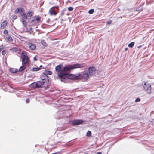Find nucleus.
<instances>
[{
    "instance_id": "nucleus-7",
    "label": "nucleus",
    "mask_w": 154,
    "mask_h": 154,
    "mask_svg": "<svg viewBox=\"0 0 154 154\" xmlns=\"http://www.w3.org/2000/svg\"><path fill=\"white\" fill-rule=\"evenodd\" d=\"M40 83L39 81L34 82L31 84L29 85V87L30 88L32 89L39 88H40Z\"/></svg>"
},
{
    "instance_id": "nucleus-16",
    "label": "nucleus",
    "mask_w": 154,
    "mask_h": 154,
    "mask_svg": "<svg viewBox=\"0 0 154 154\" xmlns=\"http://www.w3.org/2000/svg\"><path fill=\"white\" fill-rule=\"evenodd\" d=\"M52 74V72L51 71H45L43 73V75L44 76V77H47L48 76L47 75H51Z\"/></svg>"
},
{
    "instance_id": "nucleus-21",
    "label": "nucleus",
    "mask_w": 154,
    "mask_h": 154,
    "mask_svg": "<svg viewBox=\"0 0 154 154\" xmlns=\"http://www.w3.org/2000/svg\"><path fill=\"white\" fill-rule=\"evenodd\" d=\"M10 71L13 73H16L17 72V69H10Z\"/></svg>"
},
{
    "instance_id": "nucleus-43",
    "label": "nucleus",
    "mask_w": 154,
    "mask_h": 154,
    "mask_svg": "<svg viewBox=\"0 0 154 154\" xmlns=\"http://www.w3.org/2000/svg\"><path fill=\"white\" fill-rule=\"evenodd\" d=\"M128 50V48H125V51H126Z\"/></svg>"
},
{
    "instance_id": "nucleus-5",
    "label": "nucleus",
    "mask_w": 154,
    "mask_h": 154,
    "mask_svg": "<svg viewBox=\"0 0 154 154\" xmlns=\"http://www.w3.org/2000/svg\"><path fill=\"white\" fill-rule=\"evenodd\" d=\"M20 57L22 59V65H25L28 63L29 57L27 56V53L26 52H22L21 54Z\"/></svg>"
},
{
    "instance_id": "nucleus-36",
    "label": "nucleus",
    "mask_w": 154,
    "mask_h": 154,
    "mask_svg": "<svg viewBox=\"0 0 154 154\" xmlns=\"http://www.w3.org/2000/svg\"><path fill=\"white\" fill-rule=\"evenodd\" d=\"M66 10H63L61 12V15H63L64 14V11H66Z\"/></svg>"
},
{
    "instance_id": "nucleus-24",
    "label": "nucleus",
    "mask_w": 154,
    "mask_h": 154,
    "mask_svg": "<svg viewBox=\"0 0 154 154\" xmlns=\"http://www.w3.org/2000/svg\"><path fill=\"white\" fill-rule=\"evenodd\" d=\"M86 136L88 137H90L91 136V132L90 131H88L87 134Z\"/></svg>"
},
{
    "instance_id": "nucleus-32",
    "label": "nucleus",
    "mask_w": 154,
    "mask_h": 154,
    "mask_svg": "<svg viewBox=\"0 0 154 154\" xmlns=\"http://www.w3.org/2000/svg\"><path fill=\"white\" fill-rule=\"evenodd\" d=\"M6 52V51L5 50H3L2 52V54L3 55H5Z\"/></svg>"
},
{
    "instance_id": "nucleus-22",
    "label": "nucleus",
    "mask_w": 154,
    "mask_h": 154,
    "mask_svg": "<svg viewBox=\"0 0 154 154\" xmlns=\"http://www.w3.org/2000/svg\"><path fill=\"white\" fill-rule=\"evenodd\" d=\"M41 69L39 67H34L33 68L32 71H36L40 70Z\"/></svg>"
},
{
    "instance_id": "nucleus-25",
    "label": "nucleus",
    "mask_w": 154,
    "mask_h": 154,
    "mask_svg": "<svg viewBox=\"0 0 154 154\" xmlns=\"http://www.w3.org/2000/svg\"><path fill=\"white\" fill-rule=\"evenodd\" d=\"M35 20L37 21V22H38V21H40L41 17L39 16H36Z\"/></svg>"
},
{
    "instance_id": "nucleus-38",
    "label": "nucleus",
    "mask_w": 154,
    "mask_h": 154,
    "mask_svg": "<svg viewBox=\"0 0 154 154\" xmlns=\"http://www.w3.org/2000/svg\"><path fill=\"white\" fill-rule=\"evenodd\" d=\"M54 7V8H55L57 9H59V7L58 6H54V7Z\"/></svg>"
},
{
    "instance_id": "nucleus-26",
    "label": "nucleus",
    "mask_w": 154,
    "mask_h": 154,
    "mask_svg": "<svg viewBox=\"0 0 154 154\" xmlns=\"http://www.w3.org/2000/svg\"><path fill=\"white\" fill-rule=\"evenodd\" d=\"M94 12V9H91L88 11V13L89 14H92Z\"/></svg>"
},
{
    "instance_id": "nucleus-9",
    "label": "nucleus",
    "mask_w": 154,
    "mask_h": 154,
    "mask_svg": "<svg viewBox=\"0 0 154 154\" xmlns=\"http://www.w3.org/2000/svg\"><path fill=\"white\" fill-rule=\"evenodd\" d=\"M88 70L89 75L91 76H93L95 74L96 69L94 67L91 66L89 68Z\"/></svg>"
},
{
    "instance_id": "nucleus-30",
    "label": "nucleus",
    "mask_w": 154,
    "mask_h": 154,
    "mask_svg": "<svg viewBox=\"0 0 154 154\" xmlns=\"http://www.w3.org/2000/svg\"><path fill=\"white\" fill-rule=\"evenodd\" d=\"M4 48V46L3 45H0V52H1L2 50Z\"/></svg>"
},
{
    "instance_id": "nucleus-28",
    "label": "nucleus",
    "mask_w": 154,
    "mask_h": 154,
    "mask_svg": "<svg viewBox=\"0 0 154 154\" xmlns=\"http://www.w3.org/2000/svg\"><path fill=\"white\" fill-rule=\"evenodd\" d=\"M68 10L70 11H72L73 10V8L72 7H70L68 8Z\"/></svg>"
},
{
    "instance_id": "nucleus-42",
    "label": "nucleus",
    "mask_w": 154,
    "mask_h": 154,
    "mask_svg": "<svg viewBox=\"0 0 154 154\" xmlns=\"http://www.w3.org/2000/svg\"><path fill=\"white\" fill-rule=\"evenodd\" d=\"M20 38H24V39H26V38L25 37H21Z\"/></svg>"
},
{
    "instance_id": "nucleus-4",
    "label": "nucleus",
    "mask_w": 154,
    "mask_h": 154,
    "mask_svg": "<svg viewBox=\"0 0 154 154\" xmlns=\"http://www.w3.org/2000/svg\"><path fill=\"white\" fill-rule=\"evenodd\" d=\"M78 80H82L84 81H86L89 78V75L88 72L84 71L78 74Z\"/></svg>"
},
{
    "instance_id": "nucleus-40",
    "label": "nucleus",
    "mask_w": 154,
    "mask_h": 154,
    "mask_svg": "<svg viewBox=\"0 0 154 154\" xmlns=\"http://www.w3.org/2000/svg\"><path fill=\"white\" fill-rule=\"evenodd\" d=\"M97 154H102V153L101 152H98L97 153Z\"/></svg>"
},
{
    "instance_id": "nucleus-19",
    "label": "nucleus",
    "mask_w": 154,
    "mask_h": 154,
    "mask_svg": "<svg viewBox=\"0 0 154 154\" xmlns=\"http://www.w3.org/2000/svg\"><path fill=\"white\" fill-rule=\"evenodd\" d=\"M29 16L31 17L34 14V11L32 10H30L27 13Z\"/></svg>"
},
{
    "instance_id": "nucleus-2",
    "label": "nucleus",
    "mask_w": 154,
    "mask_h": 154,
    "mask_svg": "<svg viewBox=\"0 0 154 154\" xmlns=\"http://www.w3.org/2000/svg\"><path fill=\"white\" fill-rule=\"evenodd\" d=\"M85 66V64L84 63L81 64H75L72 65H68L63 68V71L64 72H66L70 71L73 69L77 68H82Z\"/></svg>"
},
{
    "instance_id": "nucleus-13",
    "label": "nucleus",
    "mask_w": 154,
    "mask_h": 154,
    "mask_svg": "<svg viewBox=\"0 0 154 154\" xmlns=\"http://www.w3.org/2000/svg\"><path fill=\"white\" fill-rule=\"evenodd\" d=\"M8 24V22L6 20H4L1 23V28L2 29H4L7 26Z\"/></svg>"
},
{
    "instance_id": "nucleus-12",
    "label": "nucleus",
    "mask_w": 154,
    "mask_h": 154,
    "mask_svg": "<svg viewBox=\"0 0 154 154\" xmlns=\"http://www.w3.org/2000/svg\"><path fill=\"white\" fill-rule=\"evenodd\" d=\"M26 19H24L23 18H22L20 19V21L22 23L23 26L25 27L27 26V23L26 22Z\"/></svg>"
},
{
    "instance_id": "nucleus-23",
    "label": "nucleus",
    "mask_w": 154,
    "mask_h": 154,
    "mask_svg": "<svg viewBox=\"0 0 154 154\" xmlns=\"http://www.w3.org/2000/svg\"><path fill=\"white\" fill-rule=\"evenodd\" d=\"M134 42H132L129 43L128 46L129 47L132 48L134 46Z\"/></svg>"
},
{
    "instance_id": "nucleus-14",
    "label": "nucleus",
    "mask_w": 154,
    "mask_h": 154,
    "mask_svg": "<svg viewBox=\"0 0 154 154\" xmlns=\"http://www.w3.org/2000/svg\"><path fill=\"white\" fill-rule=\"evenodd\" d=\"M24 11V9L22 8H18L15 10L14 11V13L15 14H17L18 13H20H20L23 12V11Z\"/></svg>"
},
{
    "instance_id": "nucleus-39",
    "label": "nucleus",
    "mask_w": 154,
    "mask_h": 154,
    "mask_svg": "<svg viewBox=\"0 0 154 154\" xmlns=\"http://www.w3.org/2000/svg\"><path fill=\"white\" fill-rule=\"evenodd\" d=\"M31 23L34 22H35V19L30 20Z\"/></svg>"
},
{
    "instance_id": "nucleus-45",
    "label": "nucleus",
    "mask_w": 154,
    "mask_h": 154,
    "mask_svg": "<svg viewBox=\"0 0 154 154\" xmlns=\"http://www.w3.org/2000/svg\"><path fill=\"white\" fill-rule=\"evenodd\" d=\"M87 154V153H86V154Z\"/></svg>"
},
{
    "instance_id": "nucleus-27",
    "label": "nucleus",
    "mask_w": 154,
    "mask_h": 154,
    "mask_svg": "<svg viewBox=\"0 0 154 154\" xmlns=\"http://www.w3.org/2000/svg\"><path fill=\"white\" fill-rule=\"evenodd\" d=\"M140 7H139L137 8L136 9V11H142L143 10V9L142 8L140 9Z\"/></svg>"
},
{
    "instance_id": "nucleus-35",
    "label": "nucleus",
    "mask_w": 154,
    "mask_h": 154,
    "mask_svg": "<svg viewBox=\"0 0 154 154\" xmlns=\"http://www.w3.org/2000/svg\"><path fill=\"white\" fill-rule=\"evenodd\" d=\"M41 42L42 44L44 45H46V42H45V41L44 40L42 41Z\"/></svg>"
},
{
    "instance_id": "nucleus-17",
    "label": "nucleus",
    "mask_w": 154,
    "mask_h": 154,
    "mask_svg": "<svg viewBox=\"0 0 154 154\" xmlns=\"http://www.w3.org/2000/svg\"><path fill=\"white\" fill-rule=\"evenodd\" d=\"M20 15L22 17H23L24 19H27V16L26 13L24 12L23 11V12H21L20 13Z\"/></svg>"
},
{
    "instance_id": "nucleus-20",
    "label": "nucleus",
    "mask_w": 154,
    "mask_h": 154,
    "mask_svg": "<svg viewBox=\"0 0 154 154\" xmlns=\"http://www.w3.org/2000/svg\"><path fill=\"white\" fill-rule=\"evenodd\" d=\"M6 37L8 41L10 42H11L13 41L12 38L11 36L8 35H6Z\"/></svg>"
},
{
    "instance_id": "nucleus-10",
    "label": "nucleus",
    "mask_w": 154,
    "mask_h": 154,
    "mask_svg": "<svg viewBox=\"0 0 154 154\" xmlns=\"http://www.w3.org/2000/svg\"><path fill=\"white\" fill-rule=\"evenodd\" d=\"M84 121L82 120H75L72 122V124L73 125H75L82 124Z\"/></svg>"
},
{
    "instance_id": "nucleus-37",
    "label": "nucleus",
    "mask_w": 154,
    "mask_h": 154,
    "mask_svg": "<svg viewBox=\"0 0 154 154\" xmlns=\"http://www.w3.org/2000/svg\"><path fill=\"white\" fill-rule=\"evenodd\" d=\"M29 99H26V103H28L29 102Z\"/></svg>"
},
{
    "instance_id": "nucleus-31",
    "label": "nucleus",
    "mask_w": 154,
    "mask_h": 154,
    "mask_svg": "<svg viewBox=\"0 0 154 154\" xmlns=\"http://www.w3.org/2000/svg\"><path fill=\"white\" fill-rule=\"evenodd\" d=\"M17 17L16 15H13L12 16V18L13 19L15 20L17 19Z\"/></svg>"
},
{
    "instance_id": "nucleus-33",
    "label": "nucleus",
    "mask_w": 154,
    "mask_h": 154,
    "mask_svg": "<svg viewBox=\"0 0 154 154\" xmlns=\"http://www.w3.org/2000/svg\"><path fill=\"white\" fill-rule=\"evenodd\" d=\"M112 20H110L107 22V23H106L107 24V25L110 24L112 23Z\"/></svg>"
},
{
    "instance_id": "nucleus-34",
    "label": "nucleus",
    "mask_w": 154,
    "mask_h": 154,
    "mask_svg": "<svg viewBox=\"0 0 154 154\" xmlns=\"http://www.w3.org/2000/svg\"><path fill=\"white\" fill-rule=\"evenodd\" d=\"M140 101V99L139 98H137L135 100V102H139Z\"/></svg>"
},
{
    "instance_id": "nucleus-8",
    "label": "nucleus",
    "mask_w": 154,
    "mask_h": 154,
    "mask_svg": "<svg viewBox=\"0 0 154 154\" xmlns=\"http://www.w3.org/2000/svg\"><path fill=\"white\" fill-rule=\"evenodd\" d=\"M66 76H67V78L69 79L73 80L79 79L78 74H69L67 73V75H66Z\"/></svg>"
},
{
    "instance_id": "nucleus-1",
    "label": "nucleus",
    "mask_w": 154,
    "mask_h": 154,
    "mask_svg": "<svg viewBox=\"0 0 154 154\" xmlns=\"http://www.w3.org/2000/svg\"><path fill=\"white\" fill-rule=\"evenodd\" d=\"M62 64L57 66L55 67V70L57 72L58 76L62 82H65L66 80V76L67 75V73L64 72L63 69H62Z\"/></svg>"
},
{
    "instance_id": "nucleus-6",
    "label": "nucleus",
    "mask_w": 154,
    "mask_h": 154,
    "mask_svg": "<svg viewBox=\"0 0 154 154\" xmlns=\"http://www.w3.org/2000/svg\"><path fill=\"white\" fill-rule=\"evenodd\" d=\"M151 85L148 82H144L143 85L144 90L148 94H150L151 92Z\"/></svg>"
},
{
    "instance_id": "nucleus-3",
    "label": "nucleus",
    "mask_w": 154,
    "mask_h": 154,
    "mask_svg": "<svg viewBox=\"0 0 154 154\" xmlns=\"http://www.w3.org/2000/svg\"><path fill=\"white\" fill-rule=\"evenodd\" d=\"M49 81L50 80L48 79L46 80L42 79V81H39V82L40 83V88H44L45 89L49 88V86L50 84Z\"/></svg>"
},
{
    "instance_id": "nucleus-15",
    "label": "nucleus",
    "mask_w": 154,
    "mask_h": 154,
    "mask_svg": "<svg viewBox=\"0 0 154 154\" xmlns=\"http://www.w3.org/2000/svg\"><path fill=\"white\" fill-rule=\"evenodd\" d=\"M29 48L32 50H34L36 48V46L34 44L29 43Z\"/></svg>"
},
{
    "instance_id": "nucleus-11",
    "label": "nucleus",
    "mask_w": 154,
    "mask_h": 154,
    "mask_svg": "<svg viewBox=\"0 0 154 154\" xmlns=\"http://www.w3.org/2000/svg\"><path fill=\"white\" fill-rule=\"evenodd\" d=\"M49 12L51 15L55 16L58 13L57 12L55 11L54 8V7L51 8L49 10Z\"/></svg>"
},
{
    "instance_id": "nucleus-41",
    "label": "nucleus",
    "mask_w": 154,
    "mask_h": 154,
    "mask_svg": "<svg viewBox=\"0 0 154 154\" xmlns=\"http://www.w3.org/2000/svg\"><path fill=\"white\" fill-rule=\"evenodd\" d=\"M142 47V45H140V46H138L137 47V48H140V47Z\"/></svg>"
},
{
    "instance_id": "nucleus-44",
    "label": "nucleus",
    "mask_w": 154,
    "mask_h": 154,
    "mask_svg": "<svg viewBox=\"0 0 154 154\" xmlns=\"http://www.w3.org/2000/svg\"><path fill=\"white\" fill-rule=\"evenodd\" d=\"M42 65H41V66H40V67H42Z\"/></svg>"
},
{
    "instance_id": "nucleus-18",
    "label": "nucleus",
    "mask_w": 154,
    "mask_h": 154,
    "mask_svg": "<svg viewBox=\"0 0 154 154\" xmlns=\"http://www.w3.org/2000/svg\"><path fill=\"white\" fill-rule=\"evenodd\" d=\"M26 66L25 65H23V66H21L19 69V72H21L24 70L26 68Z\"/></svg>"
},
{
    "instance_id": "nucleus-29",
    "label": "nucleus",
    "mask_w": 154,
    "mask_h": 154,
    "mask_svg": "<svg viewBox=\"0 0 154 154\" xmlns=\"http://www.w3.org/2000/svg\"><path fill=\"white\" fill-rule=\"evenodd\" d=\"M3 33L6 35H8L7 34L8 33V31L6 29H5Z\"/></svg>"
}]
</instances>
